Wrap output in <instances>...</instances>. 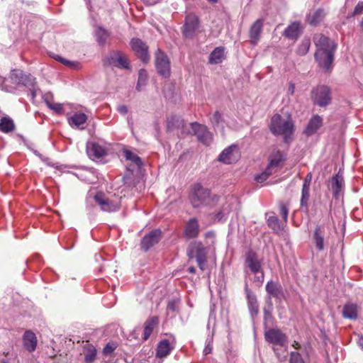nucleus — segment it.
Returning <instances> with one entry per match:
<instances>
[{
  "instance_id": "1",
  "label": "nucleus",
  "mask_w": 363,
  "mask_h": 363,
  "mask_svg": "<svg viewBox=\"0 0 363 363\" xmlns=\"http://www.w3.org/2000/svg\"><path fill=\"white\" fill-rule=\"evenodd\" d=\"M313 41L317 48L315 53V60L325 72L330 71L334 60L336 44L323 34L315 35Z\"/></svg>"
},
{
  "instance_id": "2",
  "label": "nucleus",
  "mask_w": 363,
  "mask_h": 363,
  "mask_svg": "<svg viewBox=\"0 0 363 363\" xmlns=\"http://www.w3.org/2000/svg\"><path fill=\"white\" fill-rule=\"evenodd\" d=\"M189 199L194 208H199L216 206L219 201L220 196L212 194L209 189L203 187L200 183H196L192 187Z\"/></svg>"
},
{
  "instance_id": "3",
  "label": "nucleus",
  "mask_w": 363,
  "mask_h": 363,
  "mask_svg": "<svg viewBox=\"0 0 363 363\" xmlns=\"http://www.w3.org/2000/svg\"><path fill=\"white\" fill-rule=\"evenodd\" d=\"M269 129L274 135H283L286 138L294 132V123L290 118L284 119L281 115L277 113L271 118Z\"/></svg>"
},
{
  "instance_id": "4",
  "label": "nucleus",
  "mask_w": 363,
  "mask_h": 363,
  "mask_svg": "<svg viewBox=\"0 0 363 363\" xmlns=\"http://www.w3.org/2000/svg\"><path fill=\"white\" fill-rule=\"evenodd\" d=\"M187 255L190 259L195 258L201 271L205 269L207 262L206 250L201 242H191L187 250Z\"/></svg>"
},
{
  "instance_id": "5",
  "label": "nucleus",
  "mask_w": 363,
  "mask_h": 363,
  "mask_svg": "<svg viewBox=\"0 0 363 363\" xmlns=\"http://www.w3.org/2000/svg\"><path fill=\"white\" fill-rule=\"evenodd\" d=\"M311 97L314 104L320 107L327 106L331 102L330 89L325 85H318L312 89Z\"/></svg>"
},
{
  "instance_id": "6",
  "label": "nucleus",
  "mask_w": 363,
  "mask_h": 363,
  "mask_svg": "<svg viewBox=\"0 0 363 363\" xmlns=\"http://www.w3.org/2000/svg\"><path fill=\"white\" fill-rule=\"evenodd\" d=\"M155 67L157 73L163 78L168 79L171 75L170 60L160 49L155 52Z\"/></svg>"
},
{
  "instance_id": "7",
  "label": "nucleus",
  "mask_w": 363,
  "mask_h": 363,
  "mask_svg": "<svg viewBox=\"0 0 363 363\" xmlns=\"http://www.w3.org/2000/svg\"><path fill=\"white\" fill-rule=\"evenodd\" d=\"M329 234L324 225H316L312 234V240L318 251L321 252L325 250L328 243Z\"/></svg>"
},
{
  "instance_id": "8",
  "label": "nucleus",
  "mask_w": 363,
  "mask_h": 363,
  "mask_svg": "<svg viewBox=\"0 0 363 363\" xmlns=\"http://www.w3.org/2000/svg\"><path fill=\"white\" fill-rule=\"evenodd\" d=\"M93 199L99 205L101 210L106 212H114L119 209L120 201L118 200H111L106 198L104 193L97 192Z\"/></svg>"
},
{
  "instance_id": "9",
  "label": "nucleus",
  "mask_w": 363,
  "mask_h": 363,
  "mask_svg": "<svg viewBox=\"0 0 363 363\" xmlns=\"http://www.w3.org/2000/svg\"><path fill=\"white\" fill-rule=\"evenodd\" d=\"M176 338L174 335H169L167 338L162 339L157 344L156 355L157 357L164 358L167 357L175 348Z\"/></svg>"
},
{
  "instance_id": "10",
  "label": "nucleus",
  "mask_w": 363,
  "mask_h": 363,
  "mask_svg": "<svg viewBox=\"0 0 363 363\" xmlns=\"http://www.w3.org/2000/svg\"><path fill=\"white\" fill-rule=\"evenodd\" d=\"M240 157V152L238 145H231L221 152L218 156V160L229 164L237 162Z\"/></svg>"
},
{
  "instance_id": "11",
  "label": "nucleus",
  "mask_w": 363,
  "mask_h": 363,
  "mask_svg": "<svg viewBox=\"0 0 363 363\" xmlns=\"http://www.w3.org/2000/svg\"><path fill=\"white\" fill-rule=\"evenodd\" d=\"M264 338L269 343L284 346L287 342L286 335L278 328H269L264 332Z\"/></svg>"
},
{
  "instance_id": "12",
  "label": "nucleus",
  "mask_w": 363,
  "mask_h": 363,
  "mask_svg": "<svg viewBox=\"0 0 363 363\" xmlns=\"http://www.w3.org/2000/svg\"><path fill=\"white\" fill-rule=\"evenodd\" d=\"M194 134L198 140L206 145H209L212 142V134L206 125L199 124L196 122L190 123Z\"/></svg>"
},
{
  "instance_id": "13",
  "label": "nucleus",
  "mask_w": 363,
  "mask_h": 363,
  "mask_svg": "<svg viewBox=\"0 0 363 363\" xmlns=\"http://www.w3.org/2000/svg\"><path fill=\"white\" fill-rule=\"evenodd\" d=\"M130 46L135 55L144 62L150 60L147 45L139 38H133L130 41Z\"/></svg>"
},
{
  "instance_id": "14",
  "label": "nucleus",
  "mask_w": 363,
  "mask_h": 363,
  "mask_svg": "<svg viewBox=\"0 0 363 363\" xmlns=\"http://www.w3.org/2000/svg\"><path fill=\"white\" fill-rule=\"evenodd\" d=\"M162 235V231L160 229H155L145 235L140 242L141 249L147 252L155 244H157Z\"/></svg>"
},
{
  "instance_id": "15",
  "label": "nucleus",
  "mask_w": 363,
  "mask_h": 363,
  "mask_svg": "<svg viewBox=\"0 0 363 363\" xmlns=\"http://www.w3.org/2000/svg\"><path fill=\"white\" fill-rule=\"evenodd\" d=\"M199 27V19L194 13H189L185 18L183 33L185 37H191Z\"/></svg>"
},
{
  "instance_id": "16",
  "label": "nucleus",
  "mask_w": 363,
  "mask_h": 363,
  "mask_svg": "<svg viewBox=\"0 0 363 363\" xmlns=\"http://www.w3.org/2000/svg\"><path fill=\"white\" fill-rule=\"evenodd\" d=\"M345 186V181L342 174L339 171L336 174L332 177L330 180V189L333 191L335 199H339Z\"/></svg>"
},
{
  "instance_id": "17",
  "label": "nucleus",
  "mask_w": 363,
  "mask_h": 363,
  "mask_svg": "<svg viewBox=\"0 0 363 363\" xmlns=\"http://www.w3.org/2000/svg\"><path fill=\"white\" fill-rule=\"evenodd\" d=\"M88 156L93 160H98L106 155V149L98 143H90L86 145Z\"/></svg>"
},
{
  "instance_id": "18",
  "label": "nucleus",
  "mask_w": 363,
  "mask_h": 363,
  "mask_svg": "<svg viewBox=\"0 0 363 363\" xmlns=\"http://www.w3.org/2000/svg\"><path fill=\"white\" fill-rule=\"evenodd\" d=\"M245 263L253 274H258L262 271L261 262L258 259L256 252L252 250L246 253Z\"/></svg>"
},
{
  "instance_id": "19",
  "label": "nucleus",
  "mask_w": 363,
  "mask_h": 363,
  "mask_svg": "<svg viewBox=\"0 0 363 363\" xmlns=\"http://www.w3.org/2000/svg\"><path fill=\"white\" fill-rule=\"evenodd\" d=\"M265 218L268 227L275 233L281 234L284 232V224L281 223L277 216L274 215V212H267L265 213Z\"/></svg>"
},
{
  "instance_id": "20",
  "label": "nucleus",
  "mask_w": 363,
  "mask_h": 363,
  "mask_svg": "<svg viewBox=\"0 0 363 363\" xmlns=\"http://www.w3.org/2000/svg\"><path fill=\"white\" fill-rule=\"evenodd\" d=\"M200 231L198 220L196 218H190L184 228V234L188 239L196 238L198 237Z\"/></svg>"
},
{
  "instance_id": "21",
  "label": "nucleus",
  "mask_w": 363,
  "mask_h": 363,
  "mask_svg": "<svg viewBox=\"0 0 363 363\" xmlns=\"http://www.w3.org/2000/svg\"><path fill=\"white\" fill-rule=\"evenodd\" d=\"M323 124V118L318 115H314L309 120L303 133L307 136L314 135Z\"/></svg>"
},
{
  "instance_id": "22",
  "label": "nucleus",
  "mask_w": 363,
  "mask_h": 363,
  "mask_svg": "<svg viewBox=\"0 0 363 363\" xmlns=\"http://www.w3.org/2000/svg\"><path fill=\"white\" fill-rule=\"evenodd\" d=\"M286 160V155L279 150L273 151L269 157V164L267 168L270 171H274V169L281 166V164Z\"/></svg>"
},
{
  "instance_id": "23",
  "label": "nucleus",
  "mask_w": 363,
  "mask_h": 363,
  "mask_svg": "<svg viewBox=\"0 0 363 363\" xmlns=\"http://www.w3.org/2000/svg\"><path fill=\"white\" fill-rule=\"evenodd\" d=\"M302 33L301 23L294 21L289 25L284 31V35L291 40L298 39Z\"/></svg>"
},
{
  "instance_id": "24",
  "label": "nucleus",
  "mask_w": 363,
  "mask_h": 363,
  "mask_svg": "<svg viewBox=\"0 0 363 363\" xmlns=\"http://www.w3.org/2000/svg\"><path fill=\"white\" fill-rule=\"evenodd\" d=\"M263 25V20L259 18L254 22V23L251 26L250 29V43L252 44L255 45L259 41L261 33L262 31Z\"/></svg>"
},
{
  "instance_id": "25",
  "label": "nucleus",
  "mask_w": 363,
  "mask_h": 363,
  "mask_svg": "<svg viewBox=\"0 0 363 363\" xmlns=\"http://www.w3.org/2000/svg\"><path fill=\"white\" fill-rule=\"evenodd\" d=\"M265 289L269 295V299H271V297L281 298L284 296L282 286L279 282L269 281L266 284Z\"/></svg>"
},
{
  "instance_id": "26",
  "label": "nucleus",
  "mask_w": 363,
  "mask_h": 363,
  "mask_svg": "<svg viewBox=\"0 0 363 363\" xmlns=\"http://www.w3.org/2000/svg\"><path fill=\"white\" fill-rule=\"evenodd\" d=\"M37 337L34 333L30 330L25 332L23 336V342L25 349L29 352L35 350L37 346Z\"/></svg>"
},
{
  "instance_id": "27",
  "label": "nucleus",
  "mask_w": 363,
  "mask_h": 363,
  "mask_svg": "<svg viewBox=\"0 0 363 363\" xmlns=\"http://www.w3.org/2000/svg\"><path fill=\"white\" fill-rule=\"evenodd\" d=\"M325 16V11L323 9H318L313 11H311L306 16V21L311 26H317L324 18Z\"/></svg>"
},
{
  "instance_id": "28",
  "label": "nucleus",
  "mask_w": 363,
  "mask_h": 363,
  "mask_svg": "<svg viewBox=\"0 0 363 363\" xmlns=\"http://www.w3.org/2000/svg\"><path fill=\"white\" fill-rule=\"evenodd\" d=\"M225 58V48L217 47L209 55L208 62L211 65L221 63Z\"/></svg>"
},
{
  "instance_id": "29",
  "label": "nucleus",
  "mask_w": 363,
  "mask_h": 363,
  "mask_svg": "<svg viewBox=\"0 0 363 363\" xmlns=\"http://www.w3.org/2000/svg\"><path fill=\"white\" fill-rule=\"evenodd\" d=\"M158 318L152 316L147 319L144 325V332L143 339L147 340L151 335L154 328L158 323Z\"/></svg>"
},
{
  "instance_id": "30",
  "label": "nucleus",
  "mask_w": 363,
  "mask_h": 363,
  "mask_svg": "<svg viewBox=\"0 0 363 363\" xmlns=\"http://www.w3.org/2000/svg\"><path fill=\"white\" fill-rule=\"evenodd\" d=\"M87 120V116L84 113H75L68 118V123L72 127L79 128L84 124Z\"/></svg>"
},
{
  "instance_id": "31",
  "label": "nucleus",
  "mask_w": 363,
  "mask_h": 363,
  "mask_svg": "<svg viewBox=\"0 0 363 363\" xmlns=\"http://www.w3.org/2000/svg\"><path fill=\"white\" fill-rule=\"evenodd\" d=\"M15 124L13 121L9 116H4L0 119V131L8 133L13 131Z\"/></svg>"
},
{
  "instance_id": "32",
  "label": "nucleus",
  "mask_w": 363,
  "mask_h": 363,
  "mask_svg": "<svg viewBox=\"0 0 363 363\" xmlns=\"http://www.w3.org/2000/svg\"><path fill=\"white\" fill-rule=\"evenodd\" d=\"M85 363H93L96 358L97 350L92 345H87L84 347Z\"/></svg>"
},
{
  "instance_id": "33",
  "label": "nucleus",
  "mask_w": 363,
  "mask_h": 363,
  "mask_svg": "<svg viewBox=\"0 0 363 363\" xmlns=\"http://www.w3.org/2000/svg\"><path fill=\"white\" fill-rule=\"evenodd\" d=\"M343 317L345 318L355 320L357 317V307L355 304H345L342 310Z\"/></svg>"
},
{
  "instance_id": "34",
  "label": "nucleus",
  "mask_w": 363,
  "mask_h": 363,
  "mask_svg": "<svg viewBox=\"0 0 363 363\" xmlns=\"http://www.w3.org/2000/svg\"><path fill=\"white\" fill-rule=\"evenodd\" d=\"M148 80V74L146 69H140L138 72V79L136 85V90L141 91L145 86H146Z\"/></svg>"
},
{
  "instance_id": "35",
  "label": "nucleus",
  "mask_w": 363,
  "mask_h": 363,
  "mask_svg": "<svg viewBox=\"0 0 363 363\" xmlns=\"http://www.w3.org/2000/svg\"><path fill=\"white\" fill-rule=\"evenodd\" d=\"M94 35L96 41L100 45H104L106 43L108 38L109 37V33L106 30L100 26H97L96 28Z\"/></svg>"
},
{
  "instance_id": "36",
  "label": "nucleus",
  "mask_w": 363,
  "mask_h": 363,
  "mask_svg": "<svg viewBox=\"0 0 363 363\" xmlns=\"http://www.w3.org/2000/svg\"><path fill=\"white\" fill-rule=\"evenodd\" d=\"M124 157L126 160L131 161L134 164H135L138 167H141L143 164L141 158L137 155L134 154L129 150H124L123 151Z\"/></svg>"
},
{
  "instance_id": "37",
  "label": "nucleus",
  "mask_w": 363,
  "mask_h": 363,
  "mask_svg": "<svg viewBox=\"0 0 363 363\" xmlns=\"http://www.w3.org/2000/svg\"><path fill=\"white\" fill-rule=\"evenodd\" d=\"M311 46V40L309 38H304L298 45L296 52L299 55H305L308 53Z\"/></svg>"
},
{
  "instance_id": "38",
  "label": "nucleus",
  "mask_w": 363,
  "mask_h": 363,
  "mask_svg": "<svg viewBox=\"0 0 363 363\" xmlns=\"http://www.w3.org/2000/svg\"><path fill=\"white\" fill-rule=\"evenodd\" d=\"M26 74L20 69H13L10 74L11 81L17 85H20L22 78Z\"/></svg>"
},
{
  "instance_id": "39",
  "label": "nucleus",
  "mask_w": 363,
  "mask_h": 363,
  "mask_svg": "<svg viewBox=\"0 0 363 363\" xmlns=\"http://www.w3.org/2000/svg\"><path fill=\"white\" fill-rule=\"evenodd\" d=\"M245 292L247 300L248 306L257 303V300L255 294L248 287V284L246 282L245 286Z\"/></svg>"
},
{
  "instance_id": "40",
  "label": "nucleus",
  "mask_w": 363,
  "mask_h": 363,
  "mask_svg": "<svg viewBox=\"0 0 363 363\" xmlns=\"http://www.w3.org/2000/svg\"><path fill=\"white\" fill-rule=\"evenodd\" d=\"M27 88L33 87L36 85L35 78L30 74H25L21 81V84Z\"/></svg>"
},
{
  "instance_id": "41",
  "label": "nucleus",
  "mask_w": 363,
  "mask_h": 363,
  "mask_svg": "<svg viewBox=\"0 0 363 363\" xmlns=\"http://www.w3.org/2000/svg\"><path fill=\"white\" fill-rule=\"evenodd\" d=\"M78 177L87 183H94V172L91 170L86 169L81 172Z\"/></svg>"
},
{
  "instance_id": "42",
  "label": "nucleus",
  "mask_w": 363,
  "mask_h": 363,
  "mask_svg": "<svg viewBox=\"0 0 363 363\" xmlns=\"http://www.w3.org/2000/svg\"><path fill=\"white\" fill-rule=\"evenodd\" d=\"M120 53L121 52H113L111 53L110 55L106 58L105 64L108 66L116 67L118 62L117 59L119 57Z\"/></svg>"
},
{
  "instance_id": "43",
  "label": "nucleus",
  "mask_w": 363,
  "mask_h": 363,
  "mask_svg": "<svg viewBox=\"0 0 363 363\" xmlns=\"http://www.w3.org/2000/svg\"><path fill=\"white\" fill-rule=\"evenodd\" d=\"M310 196V186H303L301 190V206H307Z\"/></svg>"
},
{
  "instance_id": "44",
  "label": "nucleus",
  "mask_w": 363,
  "mask_h": 363,
  "mask_svg": "<svg viewBox=\"0 0 363 363\" xmlns=\"http://www.w3.org/2000/svg\"><path fill=\"white\" fill-rule=\"evenodd\" d=\"M289 363H306L302 355L297 351H292L289 354Z\"/></svg>"
},
{
  "instance_id": "45",
  "label": "nucleus",
  "mask_w": 363,
  "mask_h": 363,
  "mask_svg": "<svg viewBox=\"0 0 363 363\" xmlns=\"http://www.w3.org/2000/svg\"><path fill=\"white\" fill-rule=\"evenodd\" d=\"M117 62L116 67L127 69L130 68V62L128 59L121 52L120 53L119 57L117 59Z\"/></svg>"
},
{
  "instance_id": "46",
  "label": "nucleus",
  "mask_w": 363,
  "mask_h": 363,
  "mask_svg": "<svg viewBox=\"0 0 363 363\" xmlns=\"http://www.w3.org/2000/svg\"><path fill=\"white\" fill-rule=\"evenodd\" d=\"M181 121L177 116H172L167 120V128L168 131H171L175 127L179 126Z\"/></svg>"
},
{
  "instance_id": "47",
  "label": "nucleus",
  "mask_w": 363,
  "mask_h": 363,
  "mask_svg": "<svg viewBox=\"0 0 363 363\" xmlns=\"http://www.w3.org/2000/svg\"><path fill=\"white\" fill-rule=\"evenodd\" d=\"M45 103L49 108L54 111L56 113L62 114L63 113V107L62 104L50 102L48 100L45 101Z\"/></svg>"
},
{
  "instance_id": "48",
  "label": "nucleus",
  "mask_w": 363,
  "mask_h": 363,
  "mask_svg": "<svg viewBox=\"0 0 363 363\" xmlns=\"http://www.w3.org/2000/svg\"><path fill=\"white\" fill-rule=\"evenodd\" d=\"M272 174V171H270L267 167H266L264 171L261 174L256 175L255 179L257 182L262 183L266 181Z\"/></svg>"
},
{
  "instance_id": "49",
  "label": "nucleus",
  "mask_w": 363,
  "mask_h": 363,
  "mask_svg": "<svg viewBox=\"0 0 363 363\" xmlns=\"http://www.w3.org/2000/svg\"><path fill=\"white\" fill-rule=\"evenodd\" d=\"M117 347L118 345L116 342H108L103 349V354L104 355L111 354L113 352V351L117 348Z\"/></svg>"
},
{
  "instance_id": "50",
  "label": "nucleus",
  "mask_w": 363,
  "mask_h": 363,
  "mask_svg": "<svg viewBox=\"0 0 363 363\" xmlns=\"http://www.w3.org/2000/svg\"><path fill=\"white\" fill-rule=\"evenodd\" d=\"M279 213L286 224L288 221L289 208L283 203L279 204Z\"/></svg>"
},
{
  "instance_id": "51",
  "label": "nucleus",
  "mask_w": 363,
  "mask_h": 363,
  "mask_svg": "<svg viewBox=\"0 0 363 363\" xmlns=\"http://www.w3.org/2000/svg\"><path fill=\"white\" fill-rule=\"evenodd\" d=\"M230 211V208H225L223 207V209L216 214V218L218 221H225L227 219V216Z\"/></svg>"
},
{
  "instance_id": "52",
  "label": "nucleus",
  "mask_w": 363,
  "mask_h": 363,
  "mask_svg": "<svg viewBox=\"0 0 363 363\" xmlns=\"http://www.w3.org/2000/svg\"><path fill=\"white\" fill-rule=\"evenodd\" d=\"M212 350H213V337H208L206 340V345H205V347L203 351V354L207 355L208 354H211L212 352Z\"/></svg>"
},
{
  "instance_id": "53",
  "label": "nucleus",
  "mask_w": 363,
  "mask_h": 363,
  "mask_svg": "<svg viewBox=\"0 0 363 363\" xmlns=\"http://www.w3.org/2000/svg\"><path fill=\"white\" fill-rule=\"evenodd\" d=\"M363 13V1H359L354 9L352 16L360 15Z\"/></svg>"
},
{
  "instance_id": "54",
  "label": "nucleus",
  "mask_w": 363,
  "mask_h": 363,
  "mask_svg": "<svg viewBox=\"0 0 363 363\" xmlns=\"http://www.w3.org/2000/svg\"><path fill=\"white\" fill-rule=\"evenodd\" d=\"M211 121L213 125L218 124L222 121L221 113L216 111L211 118Z\"/></svg>"
},
{
  "instance_id": "55",
  "label": "nucleus",
  "mask_w": 363,
  "mask_h": 363,
  "mask_svg": "<svg viewBox=\"0 0 363 363\" xmlns=\"http://www.w3.org/2000/svg\"><path fill=\"white\" fill-rule=\"evenodd\" d=\"M248 308L252 317H254L258 314L259 307L258 303L248 306Z\"/></svg>"
},
{
  "instance_id": "56",
  "label": "nucleus",
  "mask_w": 363,
  "mask_h": 363,
  "mask_svg": "<svg viewBox=\"0 0 363 363\" xmlns=\"http://www.w3.org/2000/svg\"><path fill=\"white\" fill-rule=\"evenodd\" d=\"M117 111L122 115H125L128 112V107L126 105L121 104L117 107Z\"/></svg>"
},
{
  "instance_id": "57",
  "label": "nucleus",
  "mask_w": 363,
  "mask_h": 363,
  "mask_svg": "<svg viewBox=\"0 0 363 363\" xmlns=\"http://www.w3.org/2000/svg\"><path fill=\"white\" fill-rule=\"evenodd\" d=\"M311 180H312V174L310 172L304 178L303 186H310Z\"/></svg>"
},
{
  "instance_id": "58",
  "label": "nucleus",
  "mask_w": 363,
  "mask_h": 363,
  "mask_svg": "<svg viewBox=\"0 0 363 363\" xmlns=\"http://www.w3.org/2000/svg\"><path fill=\"white\" fill-rule=\"evenodd\" d=\"M57 60L58 61H60V62H62L63 65L69 66V67H72L74 64V62H72L68 60H66L62 57H58Z\"/></svg>"
},
{
  "instance_id": "59",
  "label": "nucleus",
  "mask_w": 363,
  "mask_h": 363,
  "mask_svg": "<svg viewBox=\"0 0 363 363\" xmlns=\"http://www.w3.org/2000/svg\"><path fill=\"white\" fill-rule=\"evenodd\" d=\"M28 89H29V95L30 96V98L32 99H34L36 96L35 86H33V87H29Z\"/></svg>"
},
{
  "instance_id": "60",
  "label": "nucleus",
  "mask_w": 363,
  "mask_h": 363,
  "mask_svg": "<svg viewBox=\"0 0 363 363\" xmlns=\"http://www.w3.org/2000/svg\"><path fill=\"white\" fill-rule=\"evenodd\" d=\"M167 308L169 310L172 311H174L176 310V303L174 301H171L168 303Z\"/></svg>"
},
{
  "instance_id": "61",
  "label": "nucleus",
  "mask_w": 363,
  "mask_h": 363,
  "mask_svg": "<svg viewBox=\"0 0 363 363\" xmlns=\"http://www.w3.org/2000/svg\"><path fill=\"white\" fill-rule=\"evenodd\" d=\"M288 91L290 94L293 95L295 91V84L291 82L289 85Z\"/></svg>"
},
{
  "instance_id": "62",
  "label": "nucleus",
  "mask_w": 363,
  "mask_h": 363,
  "mask_svg": "<svg viewBox=\"0 0 363 363\" xmlns=\"http://www.w3.org/2000/svg\"><path fill=\"white\" fill-rule=\"evenodd\" d=\"M259 272L261 273V275L255 277V281H257L259 283H262L264 281V274L263 271H261Z\"/></svg>"
},
{
  "instance_id": "63",
  "label": "nucleus",
  "mask_w": 363,
  "mask_h": 363,
  "mask_svg": "<svg viewBox=\"0 0 363 363\" xmlns=\"http://www.w3.org/2000/svg\"><path fill=\"white\" fill-rule=\"evenodd\" d=\"M291 346L297 350L301 349V345L297 341H294L293 343L291 344Z\"/></svg>"
},
{
  "instance_id": "64",
  "label": "nucleus",
  "mask_w": 363,
  "mask_h": 363,
  "mask_svg": "<svg viewBox=\"0 0 363 363\" xmlns=\"http://www.w3.org/2000/svg\"><path fill=\"white\" fill-rule=\"evenodd\" d=\"M358 345L363 350V335L360 336L358 339Z\"/></svg>"
}]
</instances>
